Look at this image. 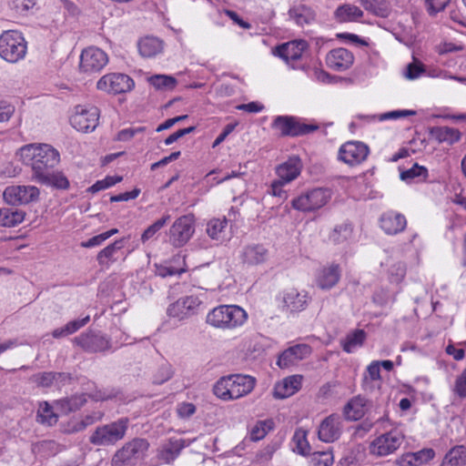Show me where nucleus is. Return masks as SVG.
Here are the masks:
<instances>
[{"label": "nucleus", "instance_id": "1", "mask_svg": "<svg viewBox=\"0 0 466 466\" xmlns=\"http://www.w3.org/2000/svg\"><path fill=\"white\" fill-rule=\"evenodd\" d=\"M19 156L25 165L31 167L35 179L44 177L60 160L58 151L47 144L25 145L20 148Z\"/></svg>", "mask_w": 466, "mask_h": 466}, {"label": "nucleus", "instance_id": "2", "mask_svg": "<svg viewBox=\"0 0 466 466\" xmlns=\"http://www.w3.org/2000/svg\"><path fill=\"white\" fill-rule=\"evenodd\" d=\"M255 384L256 380L251 376L232 374L217 381L213 391L223 400H237L250 393Z\"/></svg>", "mask_w": 466, "mask_h": 466}, {"label": "nucleus", "instance_id": "3", "mask_svg": "<svg viewBox=\"0 0 466 466\" xmlns=\"http://www.w3.org/2000/svg\"><path fill=\"white\" fill-rule=\"evenodd\" d=\"M248 319V313L237 305H220L207 315V323L221 329H233L242 326Z\"/></svg>", "mask_w": 466, "mask_h": 466}, {"label": "nucleus", "instance_id": "4", "mask_svg": "<svg viewBox=\"0 0 466 466\" xmlns=\"http://www.w3.org/2000/svg\"><path fill=\"white\" fill-rule=\"evenodd\" d=\"M129 426L127 418H120L115 421L96 428L89 437V442L96 446H113L123 440Z\"/></svg>", "mask_w": 466, "mask_h": 466}, {"label": "nucleus", "instance_id": "5", "mask_svg": "<svg viewBox=\"0 0 466 466\" xmlns=\"http://www.w3.org/2000/svg\"><path fill=\"white\" fill-rule=\"evenodd\" d=\"M26 49V42L21 33L9 30L0 35V56L5 61H19L25 56Z\"/></svg>", "mask_w": 466, "mask_h": 466}, {"label": "nucleus", "instance_id": "6", "mask_svg": "<svg viewBox=\"0 0 466 466\" xmlns=\"http://www.w3.org/2000/svg\"><path fill=\"white\" fill-rule=\"evenodd\" d=\"M149 448V442L143 438H134L126 442L112 457V466L133 465L142 459Z\"/></svg>", "mask_w": 466, "mask_h": 466}, {"label": "nucleus", "instance_id": "7", "mask_svg": "<svg viewBox=\"0 0 466 466\" xmlns=\"http://www.w3.org/2000/svg\"><path fill=\"white\" fill-rule=\"evenodd\" d=\"M404 436L398 430H392L376 437L369 446L371 455L385 457L394 453L403 443Z\"/></svg>", "mask_w": 466, "mask_h": 466}, {"label": "nucleus", "instance_id": "8", "mask_svg": "<svg viewBox=\"0 0 466 466\" xmlns=\"http://www.w3.org/2000/svg\"><path fill=\"white\" fill-rule=\"evenodd\" d=\"M40 190L31 185H12L5 187L3 193L5 201L12 206L27 205L39 199Z\"/></svg>", "mask_w": 466, "mask_h": 466}, {"label": "nucleus", "instance_id": "9", "mask_svg": "<svg viewBox=\"0 0 466 466\" xmlns=\"http://www.w3.org/2000/svg\"><path fill=\"white\" fill-rule=\"evenodd\" d=\"M331 198L330 190L314 188L292 200V207L303 212L314 211L324 207Z\"/></svg>", "mask_w": 466, "mask_h": 466}, {"label": "nucleus", "instance_id": "10", "mask_svg": "<svg viewBox=\"0 0 466 466\" xmlns=\"http://www.w3.org/2000/svg\"><path fill=\"white\" fill-rule=\"evenodd\" d=\"M134 80L126 74L110 73L103 76L96 83V88L107 94H122L132 90Z\"/></svg>", "mask_w": 466, "mask_h": 466}, {"label": "nucleus", "instance_id": "11", "mask_svg": "<svg viewBox=\"0 0 466 466\" xmlns=\"http://www.w3.org/2000/svg\"><path fill=\"white\" fill-rule=\"evenodd\" d=\"M202 305L198 295H188L178 299L167 308V315L179 320L197 315Z\"/></svg>", "mask_w": 466, "mask_h": 466}, {"label": "nucleus", "instance_id": "12", "mask_svg": "<svg viewBox=\"0 0 466 466\" xmlns=\"http://www.w3.org/2000/svg\"><path fill=\"white\" fill-rule=\"evenodd\" d=\"M195 232L193 215L179 217L169 229V242L175 247L184 246Z\"/></svg>", "mask_w": 466, "mask_h": 466}, {"label": "nucleus", "instance_id": "13", "mask_svg": "<svg viewBox=\"0 0 466 466\" xmlns=\"http://www.w3.org/2000/svg\"><path fill=\"white\" fill-rule=\"evenodd\" d=\"M99 110L96 106H77L70 122L73 127L81 132L95 130L98 125Z\"/></svg>", "mask_w": 466, "mask_h": 466}, {"label": "nucleus", "instance_id": "14", "mask_svg": "<svg viewBox=\"0 0 466 466\" xmlns=\"http://www.w3.org/2000/svg\"><path fill=\"white\" fill-rule=\"evenodd\" d=\"M108 63V56L102 49L90 46L82 51L80 69L85 73H97Z\"/></svg>", "mask_w": 466, "mask_h": 466}, {"label": "nucleus", "instance_id": "15", "mask_svg": "<svg viewBox=\"0 0 466 466\" xmlns=\"http://www.w3.org/2000/svg\"><path fill=\"white\" fill-rule=\"evenodd\" d=\"M311 297L307 290L289 288L282 294V309L290 314L299 313L307 309Z\"/></svg>", "mask_w": 466, "mask_h": 466}, {"label": "nucleus", "instance_id": "16", "mask_svg": "<svg viewBox=\"0 0 466 466\" xmlns=\"http://www.w3.org/2000/svg\"><path fill=\"white\" fill-rule=\"evenodd\" d=\"M370 149L367 145L359 141H349L339 150V159L349 166L362 163L368 157Z\"/></svg>", "mask_w": 466, "mask_h": 466}, {"label": "nucleus", "instance_id": "17", "mask_svg": "<svg viewBox=\"0 0 466 466\" xmlns=\"http://www.w3.org/2000/svg\"><path fill=\"white\" fill-rule=\"evenodd\" d=\"M272 127L279 130L282 136L297 137L309 134L315 131L318 127L312 125L300 124L292 116H277Z\"/></svg>", "mask_w": 466, "mask_h": 466}, {"label": "nucleus", "instance_id": "18", "mask_svg": "<svg viewBox=\"0 0 466 466\" xmlns=\"http://www.w3.org/2000/svg\"><path fill=\"white\" fill-rule=\"evenodd\" d=\"M342 431V420L339 414H330L325 418L318 431L319 439L324 442H333L338 440Z\"/></svg>", "mask_w": 466, "mask_h": 466}, {"label": "nucleus", "instance_id": "19", "mask_svg": "<svg viewBox=\"0 0 466 466\" xmlns=\"http://www.w3.org/2000/svg\"><path fill=\"white\" fill-rule=\"evenodd\" d=\"M341 270L338 264H329L319 268L315 275V284L322 290L334 288L340 279Z\"/></svg>", "mask_w": 466, "mask_h": 466}, {"label": "nucleus", "instance_id": "20", "mask_svg": "<svg viewBox=\"0 0 466 466\" xmlns=\"http://www.w3.org/2000/svg\"><path fill=\"white\" fill-rule=\"evenodd\" d=\"M239 258L244 265L256 267L268 260L269 251L261 244L247 245L242 248Z\"/></svg>", "mask_w": 466, "mask_h": 466}, {"label": "nucleus", "instance_id": "21", "mask_svg": "<svg viewBox=\"0 0 466 466\" xmlns=\"http://www.w3.org/2000/svg\"><path fill=\"white\" fill-rule=\"evenodd\" d=\"M310 353L311 349L309 346L306 344L295 345L293 347H289L280 354L277 364L281 369L289 368L295 365L298 361L306 359L310 355Z\"/></svg>", "mask_w": 466, "mask_h": 466}, {"label": "nucleus", "instance_id": "22", "mask_svg": "<svg viewBox=\"0 0 466 466\" xmlns=\"http://www.w3.org/2000/svg\"><path fill=\"white\" fill-rule=\"evenodd\" d=\"M74 342L89 352L104 351L110 348L109 340L103 335L88 333L75 338Z\"/></svg>", "mask_w": 466, "mask_h": 466}, {"label": "nucleus", "instance_id": "23", "mask_svg": "<svg viewBox=\"0 0 466 466\" xmlns=\"http://www.w3.org/2000/svg\"><path fill=\"white\" fill-rule=\"evenodd\" d=\"M353 61L352 53L342 47L331 50L326 57L328 66L336 71L347 70L352 66Z\"/></svg>", "mask_w": 466, "mask_h": 466}, {"label": "nucleus", "instance_id": "24", "mask_svg": "<svg viewBox=\"0 0 466 466\" xmlns=\"http://www.w3.org/2000/svg\"><path fill=\"white\" fill-rule=\"evenodd\" d=\"M303 377L301 375H292L283 379L276 383L273 396L276 399H286L298 392L302 385Z\"/></svg>", "mask_w": 466, "mask_h": 466}, {"label": "nucleus", "instance_id": "25", "mask_svg": "<svg viewBox=\"0 0 466 466\" xmlns=\"http://www.w3.org/2000/svg\"><path fill=\"white\" fill-rule=\"evenodd\" d=\"M302 169V162L299 157H291L280 164L277 169V175L281 181L291 182L296 179Z\"/></svg>", "mask_w": 466, "mask_h": 466}, {"label": "nucleus", "instance_id": "26", "mask_svg": "<svg viewBox=\"0 0 466 466\" xmlns=\"http://www.w3.org/2000/svg\"><path fill=\"white\" fill-rule=\"evenodd\" d=\"M406 225V218L397 212L389 211L380 218V227L389 235H394L403 231Z\"/></svg>", "mask_w": 466, "mask_h": 466}, {"label": "nucleus", "instance_id": "27", "mask_svg": "<svg viewBox=\"0 0 466 466\" xmlns=\"http://www.w3.org/2000/svg\"><path fill=\"white\" fill-rule=\"evenodd\" d=\"M185 447V441L182 439H169L157 451V458L165 463H171Z\"/></svg>", "mask_w": 466, "mask_h": 466}, {"label": "nucleus", "instance_id": "28", "mask_svg": "<svg viewBox=\"0 0 466 466\" xmlns=\"http://www.w3.org/2000/svg\"><path fill=\"white\" fill-rule=\"evenodd\" d=\"M308 44L304 40H294L286 44H283L278 48V54L284 60L289 62V60H298L301 57L302 53L307 48Z\"/></svg>", "mask_w": 466, "mask_h": 466}, {"label": "nucleus", "instance_id": "29", "mask_svg": "<svg viewBox=\"0 0 466 466\" xmlns=\"http://www.w3.org/2000/svg\"><path fill=\"white\" fill-rule=\"evenodd\" d=\"M69 375L63 372H42L31 377V380L39 387L48 388L53 385L59 386L68 380Z\"/></svg>", "mask_w": 466, "mask_h": 466}, {"label": "nucleus", "instance_id": "30", "mask_svg": "<svg viewBox=\"0 0 466 466\" xmlns=\"http://www.w3.org/2000/svg\"><path fill=\"white\" fill-rule=\"evenodd\" d=\"M366 399L357 396L350 400L343 408V414L348 420L361 419L366 411Z\"/></svg>", "mask_w": 466, "mask_h": 466}, {"label": "nucleus", "instance_id": "31", "mask_svg": "<svg viewBox=\"0 0 466 466\" xmlns=\"http://www.w3.org/2000/svg\"><path fill=\"white\" fill-rule=\"evenodd\" d=\"M431 136L440 143L453 144L460 140L461 133L458 129L449 127H434L431 128Z\"/></svg>", "mask_w": 466, "mask_h": 466}, {"label": "nucleus", "instance_id": "32", "mask_svg": "<svg viewBox=\"0 0 466 466\" xmlns=\"http://www.w3.org/2000/svg\"><path fill=\"white\" fill-rule=\"evenodd\" d=\"M25 212L12 208H0V226L12 228L22 223L25 219Z\"/></svg>", "mask_w": 466, "mask_h": 466}, {"label": "nucleus", "instance_id": "33", "mask_svg": "<svg viewBox=\"0 0 466 466\" xmlns=\"http://www.w3.org/2000/svg\"><path fill=\"white\" fill-rule=\"evenodd\" d=\"M466 447L458 445L451 449L444 456L441 466H465Z\"/></svg>", "mask_w": 466, "mask_h": 466}, {"label": "nucleus", "instance_id": "34", "mask_svg": "<svg viewBox=\"0 0 466 466\" xmlns=\"http://www.w3.org/2000/svg\"><path fill=\"white\" fill-rule=\"evenodd\" d=\"M37 182L51 186L58 189H66L69 187V181L62 172H54L52 169L44 174V177H40L35 179Z\"/></svg>", "mask_w": 466, "mask_h": 466}, {"label": "nucleus", "instance_id": "35", "mask_svg": "<svg viewBox=\"0 0 466 466\" xmlns=\"http://www.w3.org/2000/svg\"><path fill=\"white\" fill-rule=\"evenodd\" d=\"M363 12L356 5H343L335 11L336 19L340 23L354 22L361 18Z\"/></svg>", "mask_w": 466, "mask_h": 466}, {"label": "nucleus", "instance_id": "36", "mask_svg": "<svg viewBox=\"0 0 466 466\" xmlns=\"http://www.w3.org/2000/svg\"><path fill=\"white\" fill-rule=\"evenodd\" d=\"M367 334L363 329H354L347 334L341 340V346L344 351L351 353L354 350L363 345Z\"/></svg>", "mask_w": 466, "mask_h": 466}, {"label": "nucleus", "instance_id": "37", "mask_svg": "<svg viewBox=\"0 0 466 466\" xmlns=\"http://www.w3.org/2000/svg\"><path fill=\"white\" fill-rule=\"evenodd\" d=\"M227 226L228 219L225 217L222 218H214L207 223L206 232L212 239L222 241L225 239Z\"/></svg>", "mask_w": 466, "mask_h": 466}, {"label": "nucleus", "instance_id": "38", "mask_svg": "<svg viewBox=\"0 0 466 466\" xmlns=\"http://www.w3.org/2000/svg\"><path fill=\"white\" fill-rule=\"evenodd\" d=\"M162 42L156 37H145L138 43V50L142 56L152 57L161 52Z\"/></svg>", "mask_w": 466, "mask_h": 466}, {"label": "nucleus", "instance_id": "39", "mask_svg": "<svg viewBox=\"0 0 466 466\" xmlns=\"http://www.w3.org/2000/svg\"><path fill=\"white\" fill-rule=\"evenodd\" d=\"M289 15L299 25H308L314 20V14L310 8L302 5L291 8Z\"/></svg>", "mask_w": 466, "mask_h": 466}, {"label": "nucleus", "instance_id": "40", "mask_svg": "<svg viewBox=\"0 0 466 466\" xmlns=\"http://www.w3.org/2000/svg\"><path fill=\"white\" fill-rule=\"evenodd\" d=\"M148 83L157 90H173L177 81L175 77L167 75H154L148 77Z\"/></svg>", "mask_w": 466, "mask_h": 466}, {"label": "nucleus", "instance_id": "41", "mask_svg": "<svg viewBox=\"0 0 466 466\" xmlns=\"http://www.w3.org/2000/svg\"><path fill=\"white\" fill-rule=\"evenodd\" d=\"M428 177V169L420 166L417 163L412 166V167L402 171L400 173V178L404 181H411L416 179L418 182L425 181Z\"/></svg>", "mask_w": 466, "mask_h": 466}, {"label": "nucleus", "instance_id": "42", "mask_svg": "<svg viewBox=\"0 0 466 466\" xmlns=\"http://www.w3.org/2000/svg\"><path fill=\"white\" fill-rule=\"evenodd\" d=\"M123 248L122 240H116L114 243L108 245L103 248L96 257L98 264L101 266H107L109 261L114 258V255L117 250Z\"/></svg>", "mask_w": 466, "mask_h": 466}, {"label": "nucleus", "instance_id": "43", "mask_svg": "<svg viewBox=\"0 0 466 466\" xmlns=\"http://www.w3.org/2000/svg\"><path fill=\"white\" fill-rule=\"evenodd\" d=\"M273 421L270 420H258L250 429L249 436L254 441L262 440L272 429Z\"/></svg>", "mask_w": 466, "mask_h": 466}, {"label": "nucleus", "instance_id": "44", "mask_svg": "<svg viewBox=\"0 0 466 466\" xmlns=\"http://www.w3.org/2000/svg\"><path fill=\"white\" fill-rule=\"evenodd\" d=\"M37 418L41 423L51 426L57 421L58 417L47 402H42L39 404Z\"/></svg>", "mask_w": 466, "mask_h": 466}, {"label": "nucleus", "instance_id": "45", "mask_svg": "<svg viewBox=\"0 0 466 466\" xmlns=\"http://www.w3.org/2000/svg\"><path fill=\"white\" fill-rule=\"evenodd\" d=\"M293 441L295 442L296 451L301 455L309 454L310 446L307 441V431L299 429L295 431L293 436Z\"/></svg>", "mask_w": 466, "mask_h": 466}, {"label": "nucleus", "instance_id": "46", "mask_svg": "<svg viewBox=\"0 0 466 466\" xmlns=\"http://www.w3.org/2000/svg\"><path fill=\"white\" fill-rule=\"evenodd\" d=\"M352 228L350 224L337 226L331 232L329 238L335 244H339L350 238Z\"/></svg>", "mask_w": 466, "mask_h": 466}, {"label": "nucleus", "instance_id": "47", "mask_svg": "<svg viewBox=\"0 0 466 466\" xmlns=\"http://www.w3.org/2000/svg\"><path fill=\"white\" fill-rule=\"evenodd\" d=\"M170 215H164L161 218L157 219L152 225L147 227L141 236V241L143 243L147 242L150 238L154 237V235L158 232L169 220Z\"/></svg>", "mask_w": 466, "mask_h": 466}, {"label": "nucleus", "instance_id": "48", "mask_svg": "<svg viewBox=\"0 0 466 466\" xmlns=\"http://www.w3.org/2000/svg\"><path fill=\"white\" fill-rule=\"evenodd\" d=\"M310 466H330L333 463L331 451H315L310 455Z\"/></svg>", "mask_w": 466, "mask_h": 466}, {"label": "nucleus", "instance_id": "49", "mask_svg": "<svg viewBox=\"0 0 466 466\" xmlns=\"http://www.w3.org/2000/svg\"><path fill=\"white\" fill-rule=\"evenodd\" d=\"M118 230L116 228L110 229L106 232L96 235L87 241L82 242L81 246L84 248H93L101 245L105 240L109 238L111 236L116 234Z\"/></svg>", "mask_w": 466, "mask_h": 466}, {"label": "nucleus", "instance_id": "50", "mask_svg": "<svg viewBox=\"0 0 466 466\" xmlns=\"http://www.w3.org/2000/svg\"><path fill=\"white\" fill-rule=\"evenodd\" d=\"M173 376V370L169 364L162 365L154 376L156 384H162Z\"/></svg>", "mask_w": 466, "mask_h": 466}, {"label": "nucleus", "instance_id": "51", "mask_svg": "<svg viewBox=\"0 0 466 466\" xmlns=\"http://www.w3.org/2000/svg\"><path fill=\"white\" fill-rule=\"evenodd\" d=\"M416 114L413 110L402 109V110H393L384 114H380L379 116V120H390V119H398L400 117H407L410 116H414Z\"/></svg>", "mask_w": 466, "mask_h": 466}, {"label": "nucleus", "instance_id": "52", "mask_svg": "<svg viewBox=\"0 0 466 466\" xmlns=\"http://www.w3.org/2000/svg\"><path fill=\"white\" fill-rule=\"evenodd\" d=\"M450 0H425V5L431 15H435L442 11L449 4Z\"/></svg>", "mask_w": 466, "mask_h": 466}, {"label": "nucleus", "instance_id": "53", "mask_svg": "<svg viewBox=\"0 0 466 466\" xmlns=\"http://www.w3.org/2000/svg\"><path fill=\"white\" fill-rule=\"evenodd\" d=\"M145 131L144 127H128L120 130L116 135V140L118 141H128L133 138L136 135L141 134Z\"/></svg>", "mask_w": 466, "mask_h": 466}, {"label": "nucleus", "instance_id": "54", "mask_svg": "<svg viewBox=\"0 0 466 466\" xmlns=\"http://www.w3.org/2000/svg\"><path fill=\"white\" fill-rule=\"evenodd\" d=\"M117 394L118 391L115 389H105L96 390L94 393L90 395V397L96 401H104L116 398Z\"/></svg>", "mask_w": 466, "mask_h": 466}, {"label": "nucleus", "instance_id": "55", "mask_svg": "<svg viewBox=\"0 0 466 466\" xmlns=\"http://www.w3.org/2000/svg\"><path fill=\"white\" fill-rule=\"evenodd\" d=\"M416 459L417 465L420 466L431 459H433L435 452L432 449H423L418 452L411 453Z\"/></svg>", "mask_w": 466, "mask_h": 466}, {"label": "nucleus", "instance_id": "56", "mask_svg": "<svg viewBox=\"0 0 466 466\" xmlns=\"http://www.w3.org/2000/svg\"><path fill=\"white\" fill-rule=\"evenodd\" d=\"M89 321V316L85 317L82 319H76L69 321L65 325V331L68 335L75 333L80 328L84 327Z\"/></svg>", "mask_w": 466, "mask_h": 466}, {"label": "nucleus", "instance_id": "57", "mask_svg": "<svg viewBox=\"0 0 466 466\" xmlns=\"http://www.w3.org/2000/svg\"><path fill=\"white\" fill-rule=\"evenodd\" d=\"M89 321V316L85 317L82 319H76L69 321L65 325V331L68 335L75 333L80 328L84 327Z\"/></svg>", "mask_w": 466, "mask_h": 466}, {"label": "nucleus", "instance_id": "58", "mask_svg": "<svg viewBox=\"0 0 466 466\" xmlns=\"http://www.w3.org/2000/svg\"><path fill=\"white\" fill-rule=\"evenodd\" d=\"M15 112V107L6 101L0 100V122L8 121Z\"/></svg>", "mask_w": 466, "mask_h": 466}, {"label": "nucleus", "instance_id": "59", "mask_svg": "<svg viewBox=\"0 0 466 466\" xmlns=\"http://www.w3.org/2000/svg\"><path fill=\"white\" fill-rule=\"evenodd\" d=\"M195 129H196L195 127H187V128L178 129L177 131H176L173 134L169 135L165 139V144L167 146H169V145L173 144L174 142H176L180 137H184V136H186L187 134L192 133Z\"/></svg>", "mask_w": 466, "mask_h": 466}, {"label": "nucleus", "instance_id": "60", "mask_svg": "<svg viewBox=\"0 0 466 466\" xmlns=\"http://www.w3.org/2000/svg\"><path fill=\"white\" fill-rule=\"evenodd\" d=\"M454 390L460 397H466V369L457 378Z\"/></svg>", "mask_w": 466, "mask_h": 466}, {"label": "nucleus", "instance_id": "61", "mask_svg": "<svg viewBox=\"0 0 466 466\" xmlns=\"http://www.w3.org/2000/svg\"><path fill=\"white\" fill-rule=\"evenodd\" d=\"M272 454L273 451L271 448L266 447L256 453L254 462L258 464H265L271 460Z\"/></svg>", "mask_w": 466, "mask_h": 466}, {"label": "nucleus", "instance_id": "62", "mask_svg": "<svg viewBox=\"0 0 466 466\" xmlns=\"http://www.w3.org/2000/svg\"><path fill=\"white\" fill-rule=\"evenodd\" d=\"M139 193H140V189L135 188L132 191H128V192L112 196L110 198V201L111 202H119V201H127L130 199H135L138 197Z\"/></svg>", "mask_w": 466, "mask_h": 466}, {"label": "nucleus", "instance_id": "63", "mask_svg": "<svg viewBox=\"0 0 466 466\" xmlns=\"http://www.w3.org/2000/svg\"><path fill=\"white\" fill-rule=\"evenodd\" d=\"M367 373L371 380H380V363L379 360L372 361L367 368Z\"/></svg>", "mask_w": 466, "mask_h": 466}, {"label": "nucleus", "instance_id": "64", "mask_svg": "<svg viewBox=\"0 0 466 466\" xmlns=\"http://www.w3.org/2000/svg\"><path fill=\"white\" fill-rule=\"evenodd\" d=\"M177 414L180 418H188L196 411V407L192 403H181L177 409Z\"/></svg>", "mask_w": 466, "mask_h": 466}]
</instances>
